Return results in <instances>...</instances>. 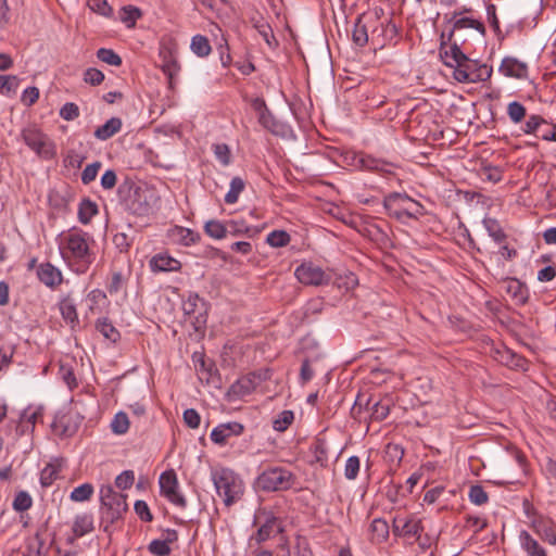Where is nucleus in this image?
Listing matches in <instances>:
<instances>
[{
    "label": "nucleus",
    "instance_id": "f257e3e1",
    "mask_svg": "<svg viewBox=\"0 0 556 556\" xmlns=\"http://www.w3.org/2000/svg\"><path fill=\"white\" fill-rule=\"evenodd\" d=\"M90 236L78 228H72L63 235L60 251L63 260L78 274L86 273L94 261L89 247Z\"/></svg>",
    "mask_w": 556,
    "mask_h": 556
},
{
    "label": "nucleus",
    "instance_id": "f03ea898",
    "mask_svg": "<svg viewBox=\"0 0 556 556\" xmlns=\"http://www.w3.org/2000/svg\"><path fill=\"white\" fill-rule=\"evenodd\" d=\"M383 206L387 214L396 220L407 224L408 219L417 220L425 213V207L406 193L392 192L384 197Z\"/></svg>",
    "mask_w": 556,
    "mask_h": 556
},
{
    "label": "nucleus",
    "instance_id": "7ed1b4c3",
    "mask_svg": "<svg viewBox=\"0 0 556 556\" xmlns=\"http://www.w3.org/2000/svg\"><path fill=\"white\" fill-rule=\"evenodd\" d=\"M212 480L218 496L223 498L226 506H231L243 494L242 480L228 468L213 470Z\"/></svg>",
    "mask_w": 556,
    "mask_h": 556
},
{
    "label": "nucleus",
    "instance_id": "20e7f679",
    "mask_svg": "<svg viewBox=\"0 0 556 556\" xmlns=\"http://www.w3.org/2000/svg\"><path fill=\"white\" fill-rule=\"evenodd\" d=\"M296 477L287 468L274 466L264 469L256 478V485L265 492L287 491L294 486Z\"/></svg>",
    "mask_w": 556,
    "mask_h": 556
},
{
    "label": "nucleus",
    "instance_id": "39448f33",
    "mask_svg": "<svg viewBox=\"0 0 556 556\" xmlns=\"http://www.w3.org/2000/svg\"><path fill=\"white\" fill-rule=\"evenodd\" d=\"M101 516L113 523L122 517L127 510L126 496L114 491L112 485H102L100 488Z\"/></svg>",
    "mask_w": 556,
    "mask_h": 556
},
{
    "label": "nucleus",
    "instance_id": "423d86ee",
    "mask_svg": "<svg viewBox=\"0 0 556 556\" xmlns=\"http://www.w3.org/2000/svg\"><path fill=\"white\" fill-rule=\"evenodd\" d=\"M22 138L25 144L39 156L51 159L54 155V146L40 129L28 127L23 129Z\"/></svg>",
    "mask_w": 556,
    "mask_h": 556
},
{
    "label": "nucleus",
    "instance_id": "0eeeda50",
    "mask_svg": "<svg viewBox=\"0 0 556 556\" xmlns=\"http://www.w3.org/2000/svg\"><path fill=\"white\" fill-rule=\"evenodd\" d=\"M161 494L166 497L172 504L185 508L187 506L186 498L178 492L177 475L173 469L166 470L161 473L160 479Z\"/></svg>",
    "mask_w": 556,
    "mask_h": 556
},
{
    "label": "nucleus",
    "instance_id": "6e6552de",
    "mask_svg": "<svg viewBox=\"0 0 556 556\" xmlns=\"http://www.w3.org/2000/svg\"><path fill=\"white\" fill-rule=\"evenodd\" d=\"M294 275L301 283L306 286H321L330 281V276L313 263L301 264L296 267Z\"/></svg>",
    "mask_w": 556,
    "mask_h": 556
},
{
    "label": "nucleus",
    "instance_id": "1a4fd4ad",
    "mask_svg": "<svg viewBox=\"0 0 556 556\" xmlns=\"http://www.w3.org/2000/svg\"><path fill=\"white\" fill-rule=\"evenodd\" d=\"M125 207L134 215L147 216L151 212L148 192L139 187L129 188V194L124 199Z\"/></svg>",
    "mask_w": 556,
    "mask_h": 556
},
{
    "label": "nucleus",
    "instance_id": "9d476101",
    "mask_svg": "<svg viewBox=\"0 0 556 556\" xmlns=\"http://www.w3.org/2000/svg\"><path fill=\"white\" fill-rule=\"evenodd\" d=\"M421 531V521L415 517L396 516L393 519L392 532L395 536L406 540L419 539Z\"/></svg>",
    "mask_w": 556,
    "mask_h": 556
},
{
    "label": "nucleus",
    "instance_id": "9b49d317",
    "mask_svg": "<svg viewBox=\"0 0 556 556\" xmlns=\"http://www.w3.org/2000/svg\"><path fill=\"white\" fill-rule=\"evenodd\" d=\"M440 56L446 66L455 68L458 63L465 60L466 54L460 50V46L456 40H445L443 33L440 42Z\"/></svg>",
    "mask_w": 556,
    "mask_h": 556
},
{
    "label": "nucleus",
    "instance_id": "f8f14e48",
    "mask_svg": "<svg viewBox=\"0 0 556 556\" xmlns=\"http://www.w3.org/2000/svg\"><path fill=\"white\" fill-rule=\"evenodd\" d=\"M370 401H371L370 399H367L366 401H364V396L363 395H358L356 397V401H355L354 406L352 408V415L356 416V414H359L361 410L365 407L366 409L370 410V418L371 419L378 420V421H381V420L386 419L387 416L389 415V409H390L389 404L384 403V402H381V401H378V402H375L369 407Z\"/></svg>",
    "mask_w": 556,
    "mask_h": 556
},
{
    "label": "nucleus",
    "instance_id": "ddd939ff",
    "mask_svg": "<svg viewBox=\"0 0 556 556\" xmlns=\"http://www.w3.org/2000/svg\"><path fill=\"white\" fill-rule=\"evenodd\" d=\"M498 71L506 77L516 79H526L528 77L527 63L513 56L504 58L501 62Z\"/></svg>",
    "mask_w": 556,
    "mask_h": 556
},
{
    "label": "nucleus",
    "instance_id": "4468645a",
    "mask_svg": "<svg viewBox=\"0 0 556 556\" xmlns=\"http://www.w3.org/2000/svg\"><path fill=\"white\" fill-rule=\"evenodd\" d=\"M243 430L244 427L240 422L222 424L212 430L211 440L216 444L224 445L230 437L240 435Z\"/></svg>",
    "mask_w": 556,
    "mask_h": 556
},
{
    "label": "nucleus",
    "instance_id": "2eb2a0df",
    "mask_svg": "<svg viewBox=\"0 0 556 556\" xmlns=\"http://www.w3.org/2000/svg\"><path fill=\"white\" fill-rule=\"evenodd\" d=\"M281 531L282 527L280 520L275 516H268L256 533L251 536L250 541H255L257 544H261L268 539L276 536Z\"/></svg>",
    "mask_w": 556,
    "mask_h": 556
},
{
    "label": "nucleus",
    "instance_id": "dca6fc26",
    "mask_svg": "<svg viewBox=\"0 0 556 556\" xmlns=\"http://www.w3.org/2000/svg\"><path fill=\"white\" fill-rule=\"evenodd\" d=\"M37 277L45 286L54 289L62 283L61 270L51 263H42L37 267Z\"/></svg>",
    "mask_w": 556,
    "mask_h": 556
},
{
    "label": "nucleus",
    "instance_id": "f3484780",
    "mask_svg": "<svg viewBox=\"0 0 556 556\" xmlns=\"http://www.w3.org/2000/svg\"><path fill=\"white\" fill-rule=\"evenodd\" d=\"M358 164L363 169L386 175L393 174V168L395 167V165L391 162L377 159L368 154L361 155L358 157Z\"/></svg>",
    "mask_w": 556,
    "mask_h": 556
},
{
    "label": "nucleus",
    "instance_id": "a211bd4d",
    "mask_svg": "<svg viewBox=\"0 0 556 556\" xmlns=\"http://www.w3.org/2000/svg\"><path fill=\"white\" fill-rule=\"evenodd\" d=\"M184 311L187 315L193 316L195 323H205V301L198 294L189 295L188 300L184 303Z\"/></svg>",
    "mask_w": 556,
    "mask_h": 556
},
{
    "label": "nucleus",
    "instance_id": "6ab92c4d",
    "mask_svg": "<svg viewBox=\"0 0 556 556\" xmlns=\"http://www.w3.org/2000/svg\"><path fill=\"white\" fill-rule=\"evenodd\" d=\"M150 267L153 271H178L181 263L167 254L160 253L151 258Z\"/></svg>",
    "mask_w": 556,
    "mask_h": 556
},
{
    "label": "nucleus",
    "instance_id": "aec40b11",
    "mask_svg": "<svg viewBox=\"0 0 556 556\" xmlns=\"http://www.w3.org/2000/svg\"><path fill=\"white\" fill-rule=\"evenodd\" d=\"M532 526L535 532L551 545L556 544V529L551 519L539 517L533 520Z\"/></svg>",
    "mask_w": 556,
    "mask_h": 556
},
{
    "label": "nucleus",
    "instance_id": "412c9836",
    "mask_svg": "<svg viewBox=\"0 0 556 556\" xmlns=\"http://www.w3.org/2000/svg\"><path fill=\"white\" fill-rule=\"evenodd\" d=\"M254 378V375H249L238 379L230 386L228 395L238 399L252 393L256 388Z\"/></svg>",
    "mask_w": 556,
    "mask_h": 556
},
{
    "label": "nucleus",
    "instance_id": "4be33fe9",
    "mask_svg": "<svg viewBox=\"0 0 556 556\" xmlns=\"http://www.w3.org/2000/svg\"><path fill=\"white\" fill-rule=\"evenodd\" d=\"M40 418H42L41 408H26L20 417V422L17 425L16 430L20 432V434L31 432L35 428L37 420Z\"/></svg>",
    "mask_w": 556,
    "mask_h": 556
},
{
    "label": "nucleus",
    "instance_id": "5701e85b",
    "mask_svg": "<svg viewBox=\"0 0 556 556\" xmlns=\"http://www.w3.org/2000/svg\"><path fill=\"white\" fill-rule=\"evenodd\" d=\"M477 60H471L467 55L454 68L453 76L459 83L471 84V76L476 73Z\"/></svg>",
    "mask_w": 556,
    "mask_h": 556
},
{
    "label": "nucleus",
    "instance_id": "b1692460",
    "mask_svg": "<svg viewBox=\"0 0 556 556\" xmlns=\"http://www.w3.org/2000/svg\"><path fill=\"white\" fill-rule=\"evenodd\" d=\"M506 292L518 305L526 304L529 298L527 287L516 278H511L507 281Z\"/></svg>",
    "mask_w": 556,
    "mask_h": 556
},
{
    "label": "nucleus",
    "instance_id": "393cba45",
    "mask_svg": "<svg viewBox=\"0 0 556 556\" xmlns=\"http://www.w3.org/2000/svg\"><path fill=\"white\" fill-rule=\"evenodd\" d=\"M169 236L172 239L176 240L178 243L190 247L200 241V235L189 228H184L180 226H176L169 230Z\"/></svg>",
    "mask_w": 556,
    "mask_h": 556
},
{
    "label": "nucleus",
    "instance_id": "a878e982",
    "mask_svg": "<svg viewBox=\"0 0 556 556\" xmlns=\"http://www.w3.org/2000/svg\"><path fill=\"white\" fill-rule=\"evenodd\" d=\"M122 119L118 117H111L102 126L94 130V137L99 140L105 141L112 138L122 129Z\"/></svg>",
    "mask_w": 556,
    "mask_h": 556
},
{
    "label": "nucleus",
    "instance_id": "bb28decb",
    "mask_svg": "<svg viewBox=\"0 0 556 556\" xmlns=\"http://www.w3.org/2000/svg\"><path fill=\"white\" fill-rule=\"evenodd\" d=\"M162 64L161 68L163 73L167 76L169 83L172 84L174 77L179 73L180 66L178 64L177 59L173 54L172 51L166 50L161 52Z\"/></svg>",
    "mask_w": 556,
    "mask_h": 556
},
{
    "label": "nucleus",
    "instance_id": "cd10ccee",
    "mask_svg": "<svg viewBox=\"0 0 556 556\" xmlns=\"http://www.w3.org/2000/svg\"><path fill=\"white\" fill-rule=\"evenodd\" d=\"M519 539L521 547L528 556H547L546 551L530 535L529 532L525 530L521 531Z\"/></svg>",
    "mask_w": 556,
    "mask_h": 556
},
{
    "label": "nucleus",
    "instance_id": "c85d7f7f",
    "mask_svg": "<svg viewBox=\"0 0 556 556\" xmlns=\"http://www.w3.org/2000/svg\"><path fill=\"white\" fill-rule=\"evenodd\" d=\"M463 28H473V29L478 30L481 35L485 34V27H484L483 23H481L480 21L473 20L471 17H460L454 22L452 30L450 31V34L447 36V40L452 41V39L454 38V35H455V31L463 29Z\"/></svg>",
    "mask_w": 556,
    "mask_h": 556
},
{
    "label": "nucleus",
    "instance_id": "c756f323",
    "mask_svg": "<svg viewBox=\"0 0 556 556\" xmlns=\"http://www.w3.org/2000/svg\"><path fill=\"white\" fill-rule=\"evenodd\" d=\"M390 528L384 519L376 518L370 525V540L374 543H382L389 538Z\"/></svg>",
    "mask_w": 556,
    "mask_h": 556
},
{
    "label": "nucleus",
    "instance_id": "7c9ffc66",
    "mask_svg": "<svg viewBox=\"0 0 556 556\" xmlns=\"http://www.w3.org/2000/svg\"><path fill=\"white\" fill-rule=\"evenodd\" d=\"M93 530V518L90 514H81L75 517L73 532L75 536L80 538Z\"/></svg>",
    "mask_w": 556,
    "mask_h": 556
},
{
    "label": "nucleus",
    "instance_id": "2f4dec72",
    "mask_svg": "<svg viewBox=\"0 0 556 556\" xmlns=\"http://www.w3.org/2000/svg\"><path fill=\"white\" fill-rule=\"evenodd\" d=\"M252 227L243 219H231L226 222V236L232 237L248 236L251 237Z\"/></svg>",
    "mask_w": 556,
    "mask_h": 556
},
{
    "label": "nucleus",
    "instance_id": "473e14b6",
    "mask_svg": "<svg viewBox=\"0 0 556 556\" xmlns=\"http://www.w3.org/2000/svg\"><path fill=\"white\" fill-rule=\"evenodd\" d=\"M96 329L108 340L115 343L119 340V331L108 318H100L96 323Z\"/></svg>",
    "mask_w": 556,
    "mask_h": 556
},
{
    "label": "nucleus",
    "instance_id": "72a5a7b5",
    "mask_svg": "<svg viewBox=\"0 0 556 556\" xmlns=\"http://www.w3.org/2000/svg\"><path fill=\"white\" fill-rule=\"evenodd\" d=\"M60 312L63 319L68 323L72 328H75L78 325L79 320L76 306L70 299H64L61 301Z\"/></svg>",
    "mask_w": 556,
    "mask_h": 556
},
{
    "label": "nucleus",
    "instance_id": "f704fd0d",
    "mask_svg": "<svg viewBox=\"0 0 556 556\" xmlns=\"http://www.w3.org/2000/svg\"><path fill=\"white\" fill-rule=\"evenodd\" d=\"M191 51L199 58H205L212 52V47L207 37L203 35H195L191 39Z\"/></svg>",
    "mask_w": 556,
    "mask_h": 556
},
{
    "label": "nucleus",
    "instance_id": "c9c22d12",
    "mask_svg": "<svg viewBox=\"0 0 556 556\" xmlns=\"http://www.w3.org/2000/svg\"><path fill=\"white\" fill-rule=\"evenodd\" d=\"M483 226L486 229L489 236L497 243H502L506 240L507 236L501 227L500 223L495 218L485 217L483 219Z\"/></svg>",
    "mask_w": 556,
    "mask_h": 556
},
{
    "label": "nucleus",
    "instance_id": "e433bc0d",
    "mask_svg": "<svg viewBox=\"0 0 556 556\" xmlns=\"http://www.w3.org/2000/svg\"><path fill=\"white\" fill-rule=\"evenodd\" d=\"M61 464L50 463L40 472V484L48 488L59 478Z\"/></svg>",
    "mask_w": 556,
    "mask_h": 556
},
{
    "label": "nucleus",
    "instance_id": "4c0bfd02",
    "mask_svg": "<svg viewBox=\"0 0 556 556\" xmlns=\"http://www.w3.org/2000/svg\"><path fill=\"white\" fill-rule=\"evenodd\" d=\"M98 213V206L89 199H84L78 208V219L81 224H88Z\"/></svg>",
    "mask_w": 556,
    "mask_h": 556
},
{
    "label": "nucleus",
    "instance_id": "58836bf2",
    "mask_svg": "<svg viewBox=\"0 0 556 556\" xmlns=\"http://www.w3.org/2000/svg\"><path fill=\"white\" fill-rule=\"evenodd\" d=\"M205 233L216 240L226 238V222L222 223L217 219H210L204 225Z\"/></svg>",
    "mask_w": 556,
    "mask_h": 556
},
{
    "label": "nucleus",
    "instance_id": "ea45409f",
    "mask_svg": "<svg viewBox=\"0 0 556 556\" xmlns=\"http://www.w3.org/2000/svg\"><path fill=\"white\" fill-rule=\"evenodd\" d=\"M548 123L540 115H531L525 123L522 130L528 135H540V130L543 126H547Z\"/></svg>",
    "mask_w": 556,
    "mask_h": 556
},
{
    "label": "nucleus",
    "instance_id": "a19ab883",
    "mask_svg": "<svg viewBox=\"0 0 556 556\" xmlns=\"http://www.w3.org/2000/svg\"><path fill=\"white\" fill-rule=\"evenodd\" d=\"M244 181L240 177H233L230 181V189L225 195L227 204H233L238 201L240 193L244 189Z\"/></svg>",
    "mask_w": 556,
    "mask_h": 556
},
{
    "label": "nucleus",
    "instance_id": "79ce46f5",
    "mask_svg": "<svg viewBox=\"0 0 556 556\" xmlns=\"http://www.w3.org/2000/svg\"><path fill=\"white\" fill-rule=\"evenodd\" d=\"M290 235L285 230H274L268 233L266 242L273 248H282L289 244Z\"/></svg>",
    "mask_w": 556,
    "mask_h": 556
},
{
    "label": "nucleus",
    "instance_id": "37998d69",
    "mask_svg": "<svg viewBox=\"0 0 556 556\" xmlns=\"http://www.w3.org/2000/svg\"><path fill=\"white\" fill-rule=\"evenodd\" d=\"M141 16V11L132 5L123 7L119 12V18L127 27L135 26L138 18Z\"/></svg>",
    "mask_w": 556,
    "mask_h": 556
},
{
    "label": "nucleus",
    "instance_id": "c03bdc74",
    "mask_svg": "<svg viewBox=\"0 0 556 556\" xmlns=\"http://www.w3.org/2000/svg\"><path fill=\"white\" fill-rule=\"evenodd\" d=\"M93 491H94V489L91 483H84V484L75 488L71 492L70 498L73 502H77V503L86 502V501L90 500V497L93 494Z\"/></svg>",
    "mask_w": 556,
    "mask_h": 556
},
{
    "label": "nucleus",
    "instance_id": "a18cd8bd",
    "mask_svg": "<svg viewBox=\"0 0 556 556\" xmlns=\"http://www.w3.org/2000/svg\"><path fill=\"white\" fill-rule=\"evenodd\" d=\"M33 505V498L26 491H20L15 494L12 507L15 511L22 513L28 510Z\"/></svg>",
    "mask_w": 556,
    "mask_h": 556
},
{
    "label": "nucleus",
    "instance_id": "49530a36",
    "mask_svg": "<svg viewBox=\"0 0 556 556\" xmlns=\"http://www.w3.org/2000/svg\"><path fill=\"white\" fill-rule=\"evenodd\" d=\"M294 414L292 410H282L273 421V428L276 431L283 432L292 424Z\"/></svg>",
    "mask_w": 556,
    "mask_h": 556
},
{
    "label": "nucleus",
    "instance_id": "de8ad7c7",
    "mask_svg": "<svg viewBox=\"0 0 556 556\" xmlns=\"http://www.w3.org/2000/svg\"><path fill=\"white\" fill-rule=\"evenodd\" d=\"M527 114L526 108L518 101H513L507 105V115L515 124L520 123Z\"/></svg>",
    "mask_w": 556,
    "mask_h": 556
},
{
    "label": "nucleus",
    "instance_id": "09e8293b",
    "mask_svg": "<svg viewBox=\"0 0 556 556\" xmlns=\"http://www.w3.org/2000/svg\"><path fill=\"white\" fill-rule=\"evenodd\" d=\"M111 428L112 431L116 434L126 433L129 428V419L127 414L123 412L117 413L111 422Z\"/></svg>",
    "mask_w": 556,
    "mask_h": 556
},
{
    "label": "nucleus",
    "instance_id": "8fccbe9b",
    "mask_svg": "<svg viewBox=\"0 0 556 556\" xmlns=\"http://www.w3.org/2000/svg\"><path fill=\"white\" fill-rule=\"evenodd\" d=\"M97 58L109 65L119 66L122 58L112 49L101 48L97 51Z\"/></svg>",
    "mask_w": 556,
    "mask_h": 556
},
{
    "label": "nucleus",
    "instance_id": "3c124183",
    "mask_svg": "<svg viewBox=\"0 0 556 556\" xmlns=\"http://www.w3.org/2000/svg\"><path fill=\"white\" fill-rule=\"evenodd\" d=\"M468 497L471 503L478 506L485 504L489 500L488 493L479 484L470 486Z\"/></svg>",
    "mask_w": 556,
    "mask_h": 556
},
{
    "label": "nucleus",
    "instance_id": "603ef678",
    "mask_svg": "<svg viewBox=\"0 0 556 556\" xmlns=\"http://www.w3.org/2000/svg\"><path fill=\"white\" fill-rule=\"evenodd\" d=\"M493 73L492 66L477 62L476 73L471 76V83L486 81L491 78Z\"/></svg>",
    "mask_w": 556,
    "mask_h": 556
},
{
    "label": "nucleus",
    "instance_id": "864d4df0",
    "mask_svg": "<svg viewBox=\"0 0 556 556\" xmlns=\"http://www.w3.org/2000/svg\"><path fill=\"white\" fill-rule=\"evenodd\" d=\"M361 460L357 456H351L348 458L344 467V476L348 480H355L359 472Z\"/></svg>",
    "mask_w": 556,
    "mask_h": 556
},
{
    "label": "nucleus",
    "instance_id": "5fc2aeb1",
    "mask_svg": "<svg viewBox=\"0 0 556 556\" xmlns=\"http://www.w3.org/2000/svg\"><path fill=\"white\" fill-rule=\"evenodd\" d=\"M352 38L353 41L359 47H364L368 42L367 28L364 24H362L359 18L355 23Z\"/></svg>",
    "mask_w": 556,
    "mask_h": 556
},
{
    "label": "nucleus",
    "instance_id": "6e6d98bb",
    "mask_svg": "<svg viewBox=\"0 0 556 556\" xmlns=\"http://www.w3.org/2000/svg\"><path fill=\"white\" fill-rule=\"evenodd\" d=\"M20 84V79L14 75H2L1 92L2 94L10 96L15 93Z\"/></svg>",
    "mask_w": 556,
    "mask_h": 556
},
{
    "label": "nucleus",
    "instance_id": "4d7b16f0",
    "mask_svg": "<svg viewBox=\"0 0 556 556\" xmlns=\"http://www.w3.org/2000/svg\"><path fill=\"white\" fill-rule=\"evenodd\" d=\"M314 457L321 466L328 462V446L325 440H317L313 448Z\"/></svg>",
    "mask_w": 556,
    "mask_h": 556
},
{
    "label": "nucleus",
    "instance_id": "13d9d810",
    "mask_svg": "<svg viewBox=\"0 0 556 556\" xmlns=\"http://www.w3.org/2000/svg\"><path fill=\"white\" fill-rule=\"evenodd\" d=\"M148 549L155 556H167L170 553V547L165 540H153L148 545Z\"/></svg>",
    "mask_w": 556,
    "mask_h": 556
},
{
    "label": "nucleus",
    "instance_id": "bf43d9fd",
    "mask_svg": "<svg viewBox=\"0 0 556 556\" xmlns=\"http://www.w3.org/2000/svg\"><path fill=\"white\" fill-rule=\"evenodd\" d=\"M104 80V74L94 67H89L84 73V81L91 86H99Z\"/></svg>",
    "mask_w": 556,
    "mask_h": 556
},
{
    "label": "nucleus",
    "instance_id": "052dcab7",
    "mask_svg": "<svg viewBox=\"0 0 556 556\" xmlns=\"http://www.w3.org/2000/svg\"><path fill=\"white\" fill-rule=\"evenodd\" d=\"M101 168V162H93L85 167L81 173V181L85 185H89L93 181L98 175L99 169Z\"/></svg>",
    "mask_w": 556,
    "mask_h": 556
},
{
    "label": "nucleus",
    "instance_id": "680f3d73",
    "mask_svg": "<svg viewBox=\"0 0 556 556\" xmlns=\"http://www.w3.org/2000/svg\"><path fill=\"white\" fill-rule=\"evenodd\" d=\"M258 121L266 129L277 134L278 123L275 121L273 114L267 108H264V110L260 113Z\"/></svg>",
    "mask_w": 556,
    "mask_h": 556
},
{
    "label": "nucleus",
    "instance_id": "e2e57ef3",
    "mask_svg": "<svg viewBox=\"0 0 556 556\" xmlns=\"http://www.w3.org/2000/svg\"><path fill=\"white\" fill-rule=\"evenodd\" d=\"M135 481V475L131 470H125L115 479V485L121 490L129 489Z\"/></svg>",
    "mask_w": 556,
    "mask_h": 556
},
{
    "label": "nucleus",
    "instance_id": "0e129e2a",
    "mask_svg": "<svg viewBox=\"0 0 556 556\" xmlns=\"http://www.w3.org/2000/svg\"><path fill=\"white\" fill-rule=\"evenodd\" d=\"M60 116L65 121H74L79 116V108L73 102L65 103L60 110Z\"/></svg>",
    "mask_w": 556,
    "mask_h": 556
},
{
    "label": "nucleus",
    "instance_id": "69168bd1",
    "mask_svg": "<svg viewBox=\"0 0 556 556\" xmlns=\"http://www.w3.org/2000/svg\"><path fill=\"white\" fill-rule=\"evenodd\" d=\"M89 8L103 16H110L112 8L109 5L106 0H88Z\"/></svg>",
    "mask_w": 556,
    "mask_h": 556
},
{
    "label": "nucleus",
    "instance_id": "338daca9",
    "mask_svg": "<svg viewBox=\"0 0 556 556\" xmlns=\"http://www.w3.org/2000/svg\"><path fill=\"white\" fill-rule=\"evenodd\" d=\"M14 349L10 344H0V371L11 364Z\"/></svg>",
    "mask_w": 556,
    "mask_h": 556
},
{
    "label": "nucleus",
    "instance_id": "774afa93",
    "mask_svg": "<svg viewBox=\"0 0 556 556\" xmlns=\"http://www.w3.org/2000/svg\"><path fill=\"white\" fill-rule=\"evenodd\" d=\"M184 421L189 428L197 429L200 426L201 417L195 409L188 408L184 412Z\"/></svg>",
    "mask_w": 556,
    "mask_h": 556
}]
</instances>
